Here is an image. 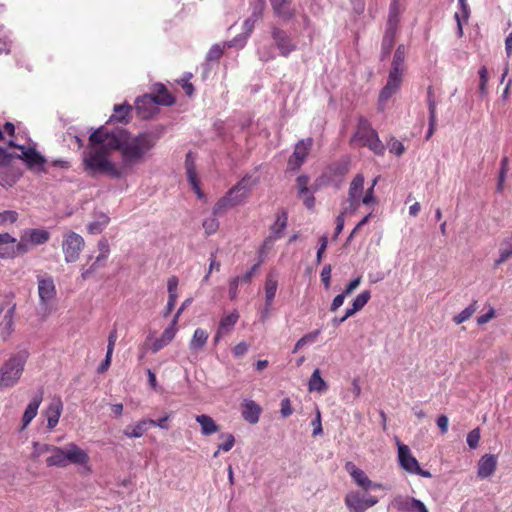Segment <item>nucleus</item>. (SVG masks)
<instances>
[{
  "mask_svg": "<svg viewBox=\"0 0 512 512\" xmlns=\"http://www.w3.org/2000/svg\"><path fill=\"white\" fill-rule=\"evenodd\" d=\"M350 170V159L343 157L331 163L324 172V177L332 183L340 184Z\"/></svg>",
  "mask_w": 512,
  "mask_h": 512,
  "instance_id": "nucleus-12",
  "label": "nucleus"
},
{
  "mask_svg": "<svg viewBox=\"0 0 512 512\" xmlns=\"http://www.w3.org/2000/svg\"><path fill=\"white\" fill-rule=\"evenodd\" d=\"M312 145L313 139L310 137L302 139L296 144L294 152L288 160V165L292 170H296L301 167L306 157L308 156Z\"/></svg>",
  "mask_w": 512,
  "mask_h": 512,
  "instance_id": "nucleus-16",
  "label": "nucleus"
},
{
  "mask_svg": "<svg viewBox=\"0 0 512 512\" xmlns=\"http://www.w3.org/2000/svg\"><path fill=\"white\" fill-rule=\"evenodd\" d=\"M403 75H404L403 72H399L396 70L389 71L387 82L379 93V97H378V110L379 111H384L387 101L399 91V89L402 85Z\"/></svg>",
  "mask_w": 512,
  "mask_h": 512,
  "instance_id": "nucleus-6",
  "label": "nucleus"
},
{
  "mask_svg": "<svg viewBox=\"0 0 512 512\" xmlns=\"http://www.w3.org/2000/svg\"><path fill=\"white\" fill-rule=\"evenodd\" d=\"M232 192H227L223 197H221L214 205L212 213L214 216L223 215L228 209L235 207L230 201V196Z\"/></svg>",
  "mask_w": 512,
  "mask_h": 512,
  "instance_id": "nucleus-40",
  "label": "nucleus"
},
{
  "mask_svg": "<svg viewBox=\"0 0 512 512\" xmlns=\"http://www.w3.org/2000/svg\"><path fill=\"white\" fill-rule=\"evenodd\" d=\"M54 447H55L54 445L41 444V443L34 442L33 443V453L31 455V457L35 460V459H38L43 454L52 453Z\"/></svg>",
  "mask_w": 512,
  "mask_h": 512,
  "instance_id": "nucleus-47",
  "label": "nucleus"
},
{
  "mask_svg": "<svg viewBox=\"0 0 512 512\" xmlns=\"http://www.w3.org/2000/svg\"><path fill=\"white\" fill-rule=\"evenodd\" d=\"M480 441V429L475 428L471 430L467 435V444L471 449L478 447Z\"/></svg>",
  "mask_w": 512,
  "mask_h": 512,
  "instance_id": "nucleus-56",
  "label": "nucleus"
},
{
  "mask_svg": "<svg viewBox=\"0 0 512 512\" xmlns=\"http://www.w3.org/2000/svg\"><path fill=\"white\" fill-rule=\"evenodd\" d=\"M220 262L216 260V253H211L210 255V264H209V269H208V272L207 274L204 276L203 278V282H207L212 271L213 270H216V271H219L220 270Z\"/></svg>",
  "mask_w": 512,
  "mask_h": 512,
  "instance_id": "nucleus-61",
  "label": "nucleus"
},
{
  "mask_svg": "<svg viewBox=\"0 0 512 512\" xmlns=\"http://www.w3.org/2000/svg\"><path fill=\"white\" fill-rule=\"evenodd\" d=\"M331 271H332V267L330 264H327L323 267L321 273H320V278H321V281L324 285V287L326 289H328L330 287V282H331Z\"/></svg>",
  "mask_w": 512,
  "mask_h": 512,
  "instance_id": "nucleus-59",
  "label": "nucleus"
},
{
  "mask_svg": "<svg viewBox=\"0 0 512 512\" xmlns=\"http://www.w3.org/2000/svg\"><path fill=\"white\" fill-rule=\"evenodd\" d=\"M239 317L240 315L236 310L232 311L227 315L222 316L219 321L217 329L228 335L236 325L237 321L239 320Z\"/></svg>",
  "mask_w": 512,
  "mask_h": 512,
  "instance_id": "nucleus-35",
  "label": "nucleus"
},
{
  "mask_svg": "<svg viewBox=\"0 0 512 512\" xmlns=\"http://www.w3.org/2000/svg\"><path fill=\"white\" fill-rule=\"evenodd\" d=\"M89 461V456L85 450L74 443H70L66 448L55 446L51 455L47 457L48 467H66L68 464L84 465Z\"/></svg>",
  "mask_w": 512,
  "mask_h": 512,
  "instance_id": "nucleus-3",
  "label": "nucleus"
},
{
  "mask_svg": "<svg viewBox=\"0 0 512 512\" xmlns=\"http://www.w3.org/2000/svg\"><path fill=\"white\" fill-rule=\"evenodd\" d=\"M278 288V281L273 273H269L265 280V305L267 308L272 306Z\"/></svg>",
  "mask_w": 512,
  "mask_h": 512,
  "instance_id": "nucleus-34",
  "label": "nucleus"
},
{
  "mask_svg": "<svg viewBox=\"0 0 512 512\" xmlns=\"http://www.w3.org/2000/svg\"><path fill=\"white\" fill-rule=\"evenodd\" d=\"M209 338V333L203 328H197L189 342V349L192 352H199L204 349Z\"/></svg>",
  "mask_w": 512,
  "mask_h": 512,
  "instance_id": "nucleus-32",
  "label": "nucleus"
},
{
  "mask_svg": "<svg viewBox=\"0 0 512 512\" xmlns=\"http://www.w3.org/2000/svg\"><path fill=\"white\" fill-rule=\"evenodd\" d=\"M355 212H345V207L342 206L339 215L336 217L335 237H337L344 228V219L348 214H354Z\"/></svg>",
  "mask_w": 512,
  "mask_h": 512,
  "instance_id": "nucleus-57",
  "label": "nucleus"
},
{
  "mask_svg": "<svg viewBox=\"0 0 512 512\" xmlns=\"http://www.w3.org/2000/svg\"><path fill=\"white\" fill-rule=\"evenodd\" d=\"M354 482L364 490H369L372 486V481L368 478L364 471L361 469L352 477Z\"/></svg>",
  "mask_w": 512,
  "mask_h": 512,
  "instance_id": "nucleus-49",
  "label": "nucleus"
},
{
  "mask_svg": "<svg viewBox=\"0 0 512 512\" xmlns=\"http://www.w3.org/2000/svg\"><path fill=\"white\" fill-rule=\"evenodd\" d=\"M309 177L307 175H300L296 179V186L298 189V195L299 197H303L304 194L309 193Z\"/></svg>",
  "mask_w": 512,
  "mask_h": 512,
  "instance_id": "nucleus-53",
  "label": "nucleus"
},
{
  "mask_svg": "<svg viewBox=\"0 0 512 512\" xmlns=\"http://www.w3.org/2000/svg\"><path fill=\"white\" fill-rule=\"evenodd\" d=\"M108 222H109V217L106 215H101L99 220L91 222L88 225L89 233H91V234L100 233L103 230V228L108 224Z\"/></svg>",
  "mask_w": 512,
  "mask_h": 512,
  "instance_id": "nucleus-48",
  "label": "nucleus"
},
{
  "mask_svg": "<svg viewBox=\"0 0 512 512\" xmlns=\"http://www.w3.org/2000/svg\"><path fill=\"white\" fill-rule=\"evenodd\" d=\"M14 312H15V306H12L8 309V311L6 312V314L4 315L1 323H0V326H1V329H2V337L4 339L8 338L12 331H13V315H14Z\"/></svg>",
  "mask_w": 512,
  "mask_h": 512,
  "instance_id": "nucleus-39",
  "label": "nucleus"
},
{
  "mask_svg": "<svg viewBox=\"0 0 512 512\" xmlns=\"http://www.w3.org/2000/svg\"><path fill=\"white\" fill-rule=\"evenodd\" d=\"M512 257V241H505L503 247L499 250V258L495 260V267L500 266Z\"/></svg>",
  "mask_w": 512,
  "mask_h": 512,
  "instance_id": "nucleus-42",
  "label": "nucleus"
},
{
  "mask_svg": "<svg viewBox=\"0 0 512 512\" xmlns=\"http://www.w3.org/2000/svg\"><path fill=\"white\" fill-rule=\"evenodd\" d=\"M271 36L281 56L288 57L293 51L296 50V44L283 29L273 27Z\"/></svg>",
  "mask_w": 512,
  "mask_h": 512,
  "instance_id": "nucleus-15",
  "label": "nucleus"
},
{
  "mask_svg": "<svg viewBox=\"0 0 512 512\" xmlns=\"http://www.w3.org/2000/svg\"><path fill=\"white\" fill-rule=\"evenodd\" d=\"M195 420L200 425L201 434L204 436H210L220 430V426L209 415H197Z\"/></svg>",
  "mask_w": 512,
  "mask_h": 512,
  "instance_id": "nucleus-31",
  "label": "nucleus"
},
{
  "mask_svg": "<svg viewBox=\"0 0 512 512\" xmlns=\"http://www.w3.org/2000/svg\"><path fill=\"white\" fill-rule=\"evenodd\" d=\"M97 247L99 251V254L96 257L97 262H102L105 264V261L108 259L110 254V245L107 239L102 238L101 240H99Z\"/></svg>",
  "mask_w": 512,
  "mask_h": 512,
  "instance_id": "nucleus-45",
  "label": "nucleus"
},
{
  "mask_svg": "<svg viewBox=\"0 0 512 512\" xmlns=\"http://www.w3.org/2000/svg\"><path fill=\"white\" fill-rule=\"evenodd\" d=\"M232 44L231 42L229 43H225L223 45H220V44H214L210 49L209 51L207 52V55H206V60L207 61H210V62H213V61H218L223 53H224V50L226 47H231Z\"/></svg>",
  "mask_w": 512,
  "mask_h": 512,
  "instance_id": "nucleus-41",
  "label": "nucleus"
},
{
  "mask_svg": "<svg viewBox=\"0 0 512 512\" xmlns=\"http://www.w3.org/2000/svg\"><path fill=\"white\" fill-rule=\"evenodd\" d=\"M19 214L14 210L0 211V226L13 225L17 222Z\"/></svg>",
  "mask_w": 512,
  "mask_h": 512,
  "instance_id": "nucleus-44",
  "label": "nucleus"
},
{
  "mask_svg": "<svg viewBox=\"0 0 512 512\" xmlns=\"http://www.w3.org/2000/svg\"><path fill=\"white\" fill-rule=\"evenodd\" d=\"M15 158L23 160L29 170L44 171L46 159L35 147H22L21 153L15 154Z\"/></svg>",
  "mask_w": 512,
  "mask_h": 512,
  "instance_id": "nucleus-13",
  "label": "nucleus"
},
{
  "mask_svg": "<svg viewBox=\"0 0 512 512\" xmlns=\"http://www.w3.org/2000/svg\"><path fill=\"white\" fill-rule=\"evenodd\" d=\"M371 294L370 291L365 290L362 291L357 297L354 299L352 306L360 311L370 300Z\"/></svg>",
  "mask_w": 512,
  "mask_h": 512,
  "instance_id": "nucleus-52",
  "label": "nucleus"
},
{
  "mask_svg": "<svg viewBox=\"0 0 512 512\" xmlns=\"http://www.w3.org/2000/svg\"><path fill=\"white\" fill-rule=\"evenodd\" d=\"M152 94H144L135 101V110L139 118L147 120L158 113V106Z\"/></svg>",
  "mask_w": 512,
  "mask_h": 512,
  "instance_id": "nucleus-14",
  "label": "nucleus"
},
{
  "mask_svg": "<svg viewBox=\"0 0 512 512\" xmlns=\"http://www.w3.org/2000/svg\"><path fill=\"white\" fill-rule=\"evenodd\" d=\"M351 142L356 143L360 147H367L378 156H383L385 153V146L379 139L377 131L364 117H359Z\"/></svg>",
  "mask_w": 512,
  "mask_h": 512,
  "instance_id": "nucleus-4",
  "label": "nucleus"
},
{
  "mask_svg": "<svg viewBox=\"0 0 512 512\" xmlns=\"http://www.w3.org/2000/svg\"><path fill=\"white\" fill-rule=\"evenodd\" d=\"M392 506L400 512H429L422 501L410 497L397 496L393 499Z\"/></svg>",
  "mask_w": 512,
  "mask_h": 512,
  "instance_id": "nucleus-18",
  "label": "nucleus"
},
{
  "mask_svg": "<svg viewBox=\"0 0 512 512\" xmlns=\"http://www.w3.org/2000/svg\"><path fill=\"white\" fill-rule=\"evenodd\" d=\"M497 459L495 455L485 454L481 457L478 463V477L487 478L490 477L496 470Z\"/></svg>",
  "mask_w": 512,
  "mask_h": 512,
  "instance_id": "nucleus-25",
  "label": "nucleus"
},
{
  "mask_svg": "<svg viewBox=\"0 0 512 512\" xmlns=\"http://www.w3.org/2000/svg\"><path fill=\"white\" fill-rule=\"evenodd\" d=\"M105 264L102 262H97V259L95 258V261L88 267H82L81 269V278L83 281H86L92 277V275L102 266Z\"/></svg>",
  "mask_w": 512,
  "mask_h": 512,
  "instance_id": "nucleus-51",
  "label": "nucleus"
},
{
  "mask_svg": "<svg viewBox=\"0 0 512 512\" xmlns=\"http://www.w3.org/2000/svg\"><path fill=\"white\" fill-rule=\"evenodd\" d=\"M29 357L27 350L12 354L0 367V389L15 386L20 380Z\"/></svg>",
  "mask_w": 512,
  "mask_h": 512,
  "instance_id": "nucleus-2",
  "label": "nucleus"
},
{
  "mask_svg": "<svg viewBox=\"0 0 512 512\" xmlns=\"http://www.w3.org/2000/svg\"><path fill=\"white\" fill-rule=\"evenodd\" d=\"M427 103L429 110V128L426 134V139L429 140L436 130V101L431 86L427 89Z\"/></svg>",
  "mask_w": 512,
  "mask_h": 512,
  "instance_id": "nucleus-30",
  "label": "nucleus"
},
{
  "mask_svg": "<svg viewBox=\"0 0 512 512\" xmlns=\"http://www.w3.org/2000/svg\"><path fill=\"white\" fill-rule=\"evenodd\" d=\"M398 446V459L400 466L409 473L421 475L423 477H430L431 474L428 471H424L420 468L417 459L411 454L409 447L401 443L397 439Z\"/></svg>",
  "mask_w": 512,
  "mask_h": 512,
  "instance_id": "nucleus-8",
  "label": "nucleus"
},
{
  "mask_svg": "<svg viewBox=\"0 0 512 512\" xmlns=\"http://www.w3.org/2000/svg\"><path fill=\"white\" fill-rule=\"evenodd\" d=\"M191 78H192V74L191 73H185L183 78L180 81H178V83L181 84L184 92L188 96H192L193 93H194V86L190 82Z\"/></svg>",
  "mask_w": 512,
  "mask_h": 512,
  "instance_id": "nucleus-55",
  "label": "nucleus"
},
{
  "mask_svg": "<svg viewBox=\"0 0 512 512\" xmlns=\"http://www.w3.org/2000/svg\"><path fill=\"white\" fill-rule=\"evenodd\" d=\"M131 111L132 106L128 103L116 104L107 123L127 124L131 119Z\"/></svg>",
  "mask_w": 512,
  "mask_h": 512,
  "instance_id": "nucleus-27",
  "label": "nucleus"
},
{
  "mask_svg": "<svg viewBox=\"0 0 512 512\" xmlns=\"http://www.w3.org/2000/svg\"><path fill=\"white\" fill-rule=\"evenodd\" d=\"M328 388L326 382L323 380V378L321 377V373H320V370L318 368H316L310 379H309V383H308V389L309 391H317V392H324L326 391Z\"/></svg>",
  "mask_w": 512,
  "mask_h": 512,
  "instance_id": "nucleus-38",
  "label": "nucleus"
},
{
  "mask_svg": "<svg viewBox=\"0 0 512 512\" xmlns=\"http://www.w3.org/2000/svg\"><path fill=\"white\" fill-rule=\"evenodd\" d=\"M26 254V247L11 234L0 233V259H14Z\"/></svg>",
  "mask_w": 512,
  "mask_h": 512,
  "instance_id": "nucleus-7",
  "label": "nucleus"
},
{
  "mask_svg": "<svg viewBox=\"0 0 512 512\" xmlns=\"http://www.w3.org/2000/svg\"><path fill=\"white\" fill-rule=\"evenodd\" d=\"M364 193V176L358 173L350 182L347 199L342 203L345 212H356L362 203Z\"/></svg>",
  "mask_w": 512,
  "mask_h": 512,
  "instance_id": "nucleus-5",
  "label": "nucleus"
},
{
  "mask_svg": "<svg viewBox=\"0 0 512 512\" xmlns=\"http://www.w3.org/2000/svg\"><path fill=\"white\" fill-rule=\"evenodd\" d=\"M178 328L168 326L161 334L160 338L167 345L175 338Z\"/></svg>",
  "mask_w": 512,
  "mask_h": 512,
  "instance_id": "nucleus-62",
  "label": "nucleus"
},
{
  "mask_svg": "<svg viewBox=\"0 0 512 512\" xmlns=\"http://www.w3.org/2000/svg\"><path fill=\"white\" fill-rule=\"evenodd\" d=\"M281 409H280V412H281V415L286 418V417H289L290 415H292L293 413V408L291 406V401L289 398H284L282 401H281Z\"/></svg>",
  "mask_w": 512,
  "mask_h": 512,
  "instance_id": "nucleus-63",
  "label": "nucleus"
},
{
  "mask_svg": "<svg viewBox=\"0 0 512 512\" xmlns=\"http://www.w3.org/2000/svg\"><path fill=\"white\" fill-rule=\"evenodd\" d=\"M84 246V239L75 232L68 233L63 240L62 250L67 263L75 262L79 259Z\"/></svg>",
  "mask_w": 512,
  "mask_h": 512,
  "instance_id": "nucleus-9",
  "label": "nucleus"
},
{
  "mask_svg": "<svg viewBox=\"0 0 512 512\" xmlns=\"http://www.w3.org/2000/svg\"><path fill=\"white\" fill-rule=\"evenodd\" d=\"M153 99L161 106H171L175 103V97L162 83H156L153 88Z\"/></svg>",
  "mask_w": 512,
  "mask_h": 512,
  "instance_id": "nucleus-29",
  "label": "nucleus"
},
{
  "mask_svg": "<svg viewBox=\"0 0 512 512\" xmlns=\"http://www.w3.org/2000/svg\"><path fill=\"white\" fill-rule=\"evenodd\" d=\"M261 412L262 408L253 400H244L242 403V417L250 424H256L259 421Z\"/></svg>",
  "mask_w": 512,
  "mask_h": 512,
  "instance_id": "nucleus-23",
  "label": "nucleus"
},
{
  "mask_svg": "<svg viewBox=\"0 0 512 512\" xmlns=\"http://www.w3.org/2000/svg\"><path fill=\"white\" fill-rule=\"evenodd\" d=\"M229 298L235 300L238 295V286L240 284V277L236 276L229 280Z\"/></svg>",
  "mask_w": 512,
  "mask_h": 512,
  "instance_id": "nucleus-60",
  "label": "nucleus"
},
{
  "mask_svg": "<svg viewBox=\"0 0 512 512\" xmlns=\"http://www.w3.org/2000/svg\"><path fill=\"white\" fill-rule=\"evenodd\" d=\"M22 176V171L11 167L10 164L0 167V185L4 188L12 187Z\"/></svg>",
  "mask_w": 512,
  "mask_h": 512,
  "instance_id": "nucleus-24",
  "label": "nucleus"
},
{
  "mask_svg": "<svg viewBox=\"0 0 512 512\" xmlns=\"http://www.w3.org/2000/svg\"><path fill=\"white\" fill-rule=\"evenodd\" d=\"M405 57H406V47L403 44H400L395 50L390 70H393V71L396 70V71L404 73Z\"/></svg>",
  "mask_w": 512,
  "mask_h": 512,
  "instance_id": "nucleus-37",
  "label": "nucleus"
},
{
  "mask_svg": "<svg viewBox=\"0 0 512 512\" xmlns=\"http://www.w3.org/2000/svg\"><path fill=\"white\" fill-rule=\"evenodd\" d=\"M63 411V403L60 398H55L48 405L45 410V416L47 418V427L53 429L59 422L61 413Z\"/></svg>",
  "mask_w": 512,
  "mask_h": 512,
  "instance_id": "nucleus-22",
  "label": "nucleus"
},
{
  "mask_svg": "<svg viewBox=\"0 0 512 512\" xmlns=\"http://www.w3.org/2000/svg\"><path fill=\"white\" fill-rule=\"evenodd\" d=\"M274 14L283 21H289L295 16V12L290 7L289 0H269Z\"/></svg>",
  "mask_w": 512,
  "mask_h": 512,
  "instance_id": "nucleus-26",
  "label": "nucleus"
},
{
  "mask_svg": "<svg viewBox=\"0 0 512 512\" xmlns=\"http://www.w3.org/2000/svg\"><path fill=\"white\" fill-rule=\"evenodd\" d=\"M388 145H389L390 152L397 156H401L405 151V148H404V145L402 144V142H400L399 140H397L395 138H392Z\"/></svg>",
  "mask_w": 512,
  "mask_h": 512,
  "instance_id": "nucleus-58",
  "label": "nucleus"
},
{
  "mask_svg": "<svg viewBox=\"0 0 512 512\" xmlns=\"http://www.w3.org/2000/svg\"><path fill=\"white\" fill-rule=\"evenodd\" d=\"M149 426V420L142 419L133 425H127L123 430V434L127 438H140L147 432Z\"/></svg>",
  "mask_w": 512,
  "mask_h": 512,
  "instance_id": "nucleus-33",
  "label": "nucleus"
},
{
  "mask_svg": "<svg viewBox=\"0 0 512 512\" xmlns=\"http://www.w3.org/2000/svg\"><path fill=\"white\" fill-rule=\"evenodd\" d=\"M378 498L372 495L363 496L357 491H351L345 496V505L350 512H365L378 503Z\"/></svg>",
  "mask_w": 512,
  "mask_h": 512,
  "instance_id": "nucleus-10",
  "label": "nucleus"
},
{
  "mask_svg": "<svg viewBox=\"0 0 512 512\" xmlns=\"http://www.w3.org/2000/svg\"><path fill=\"white\" fill-rule=\"evenodd\" d=\"M477 310V301H474L464 310H462L458 315L454 316L453 321L456 324H461L467 321Z\"/></svg>",
  "mask_w": 512,
  "mask_h": 512,
  "instance_id": "nucleus-43",
  "label": "nucleus"
},
{
  "mask_svg": "<svg viewBox=\"0 0 512 512\" xmlns=\"http://www.w3.org/2000/svg\"><path fill=\"white\" fill-rule=\"evenodd\" d=\"M479 91L482 95H485L487 93V85H488V70L485 66L481 67L479 70Z\"/></svg>",
  "mask_w": 512,
  "mask_h": 512,
  "instance_id": "nucleus-54",
  "label": "nucleus"
},
{
  "mask_svg": "<svg viewBox=\"0 0 512 512\" xmlns=\"http://www.w3.org/2000/svg\"><path fill=\"white\" fill-rule=\"evenodd\" d=\"M154 145L155 140L149 133L131 136L125 129L109 130L101 126L89 136L91 150L85 154L83 165L91 176L106 174L118 179L142 162Z\"/></svg>",
  "mask_w": 512,
  "mask_h": 512,
  "instance_id": "nucleus-1",
  "label": "nucleus"
},
{
  "mask_svg": "<svg viewBox=\"0 0 512 512\" xmlns=\"http://www.w3.org/2000/svg\"><path fill=\"white\" fill-rule=\"evenodd\" d=\"M202 226L204 228L205 234L210 236L218 231L219 221L217 220L216 216L213 215V217L205 219Z\"/></svg>",
  "mask_w": 512,
  "mask_h": 512,
  "instance_id": "nucleus-50",
  "label": "nucleus"
},
{
  "mask_svg": "<svg viewBox=\"0 0 512 512\" xmlns=\"http://www.w3.org/2000/svg\"><path fill=\"white\" fill-rule=\"evenodd\" d=\"M42 400L43 393L40 392L38 395L34 396L32 400L29 402L22 417V430L25 429L36 417L38 408L41 405Z\"/></svg>",
  "mask_w": 512,
  "mask_h": 512,
  "instance_id": "nucleus-28",
  "label": "nucleus"
},
{
  "mask_svg": "<svg viewBox=\"0 0 512 512\" xmlns=\"http://www.w3.org/2000/svg\"><path fill=\"white\" fill-rule=\"evenodd\" d=\"M288 216L285 211L277 214L274 224L270 227V235L275 236L276 239L281 238L283 231L287 226Z\"/></svg>",
  "mask_w": 512,
  "mask_h": 512,
  "instance_id": "nucleus-36",
  "label": "nucleus"
},
{
  "mask_svg": "<svg viewBox=\"0 0 512 512\" xmlns=\"http://www.w3.org/2000/svg\"><path fill=\"white\" fill-rule=\"evenodd\" d=\"M50 239V234L42 228L26 229L20 237L19 242H23L26 247V253L30 250V245H42Z\"/></svg>",
  "mask_w": 512,
  "mask_h": 512,
  "instance_id": "nucleus-17",
  "label": "nucleus"
},
{
  "mask_svg": "<svg viewBox=\"0 0 512 512\" xmlns=\"http://www.w3.org/2000/svg\"><path fill=\"white\" fill-rule=\"evenodd\" d=\"M219 438L223 440V442L218 445L219 450H222V452H229L234 447L235 437L233 434L222 433Z\"/></svg>",
  "mask_w": 512,
  "mask_h": 512,
  "instance_id": "nucleus-46",
  "label": "nucleus"
},
{
  "mask_svg": "<svg viewBox=\"0 0 512 512\" xmlns=\"http://www.w3.org/2000/svg\"><path fill=\"white\" fill-rule=\"evenodd\" d=\"M251 186L250 177L246 176L227 191L232 192V195L229 198L235 207L241 205L245 201L250 193Z\"/></svg>",
  "mask_w": 512,
  "mask_h": 512,
  "instance_id": "nucleus-19",
  "label": "nucleus"
},
{
  "mask_svg": "<svg viewBox=\"0 0 512 512\" xmlns=\"http://www.w3.org/2000/svg\"><path fill=\"white\" fill-rule=\"evenodd\" d=\"M277 240L275 236L269 235L265 238L263 241V244L259 250L260 257H262L268 250H270L275 242Z\"/></svg>",
  "mask_w": 512,
  "mask_h": 512,
  "instance_id": "nucleus-64",
  "label": "nucleus"
},
{
  "mask_svg": "<svg viewBox=\"0 0 512 512\" xmlns=\"http://www.w3.org/2000/svg\"><path fill=\"white\" fill-rule=\"evenodd\" d=\"M397 28L393 20L387 21V27L381 43V59L387 58L395 44Z\"/></svg>",
  "mask_w": 512,
  "mask_h": 512,
  "instance_id": "nucleus-21",
  "label": "nucleus"
},
{
  "mask_svg": "<svg viewBox=\"0 0 512 512\" xmlns=\"http://www.w3.org/2000/svg\"><path fill=\"white\" fill-rule=\"evenodd\" d=\"M38 296L42 306L50 304L57 295L56 285L52 276L42 274L37 276Z\"/></svg>",
  "mask_w": 512,
  "mask_h": 512,
  "instance_id": "nucleus-11",
  "label": "nucleus"
},
{
  "mask_svg": "<svg viewBox=\"0 0 512 512\" xmlns=\"http://www.w3.org/2000/svg\"><path fill=\"white\" fill-rule=\"evenodd\" d=\"M185 168L187 173L188 182L192 186L194 192L197 194L198 198H203L204 194L200 188L197 172H196V165H195V158L192 154V152H188L186 154L185 159Z\"/></svg>",
  "mask_w": 512,
  "mask_h": 512,
  "instance_id": "nucleus-20",
  "label": "nucleus"
}]
</instances>
